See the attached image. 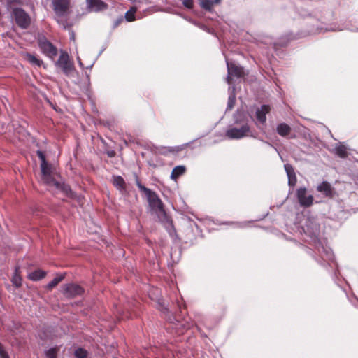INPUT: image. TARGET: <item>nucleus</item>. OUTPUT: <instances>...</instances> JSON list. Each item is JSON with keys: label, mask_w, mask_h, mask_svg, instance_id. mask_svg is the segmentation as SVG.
<instances>
[{"label": "nucleus", "mask_w": 358, "mask_h": 358, "mask_svg": "<svg viewBox=\"0 0 358 358\" xmlns=\"http://www.w3.org/2000/svg\"><path fill=\"white\" fill-rule=\"evenodd\" d=\"M298 230L302 240L308 245L304 248L307 253L320 266L325 268L329 266L330 262L334 261V255L325 240L320 237V224L317 219L312 216L306 217Z\"/></svg>", "instance_id": "f257e3e1"}, {"label": "nucleus", "mask_w": 358, "mask_h": 358, "mask_svg": "<svg viewBox=\"0 0 358 358\" xmlns=\"http://www.w3.org/2000/svg\"><path fill=\"white\" fill-rule=\"evenodd\" d=\"M134 177L136 186L145 194L149 206L151 210L155 213L158 221L163 224L169 234H171L172 231H175L174 227L172 221L164 209V204L162 200L156 192L142 185L138 176L136 173L134 174Z\"/></svg>", "instance_id": "f03ea898"}, {"label": "nucleus", "mask_w": 358, "mask_h": 358, "mask_svg": "<svg viewBox=\"0 0 358 358\" xmlns=\"http://www.w3.org/2000/svg\"><path fill=\"white\" fill-rule=\"evenodd\" d=\"M235 124L243 123L238 127H231L225 132V136L229 140L241 139L248 136L250 131V126L248 124L245 115L243 111L237 110L234 115Z\"/></svg>", "instance_id": "7ed1b4c3"}, {"label": "nucleus", "mask_w": 358, "mask_h": 358, "mask_svg": "<svg viewBox=\"0 0 358 358\" xmlns=\"http://www.w3.org/2000/svg\"><path fill=\"white\" fill-rule=\"evenodd\" d=\"M310 20L313 22L311 27L308 30V34H316L320 33H324L327 31H338L344 29H349L351 31H358V28L355 30L350 29L347 26L339 25L337 24H326L324 22H319L317 19L312 17L310 14L308 15Z\"/></svg>", "instance_id": "20e7f679"}, {"label": "nucleus", "mask_w": 358, "mask_h": 358, "mask_svg": "<svg viewBox=\"0 0 358 358\" xmlns=\"http://www.w3.org/2000/svg\"><path fill=\"white\" fill-rule=\"evenodd\" d=\"M55 65L60 67L63 73L68 77H73L78 75L73 64L70 61L68 53L64 50L60 51L59 57Z\"/></svg>", "instance_id": "39448f33"}, {"label": "nucleus", "mask_w": 358, "mask_h": 358, "mask_svg": "<svg viewBox=\"0 0 358 358\" xmlns=\"http://www.w3.org/2000/svg\"><path fill=\"white\" fill-rule=\"evenodd\" d=\"M11 15L15 24L22 29H27L31 23V19L28 13L20 7H15L12 9Z\"/></svg>", "instance_id": "423d86ee"}, {"label": "nucleus", "mask_w": 358, "mask_h": 358, "mask_svg": "<svg viewBox=\"0 0 358 358\" xmlns=\"http://www.w3.org/2000/svg\"><path fill=\"white\" fill-rule=\"evenodd\" d=\"M38 45L41 52L51 59H54L57 55V48L45 36L38 40Z\"/></svg>", "instance_id": "0eeeda50"}, {"label": "nucleus", "mask_w": 358, "mask_h": 358, "mask_svg": "<svg viewBox=\"0 0 358 358\" xmlns=\"http://www.w3.org/2000/svg\"><path fill=\"white\" fill-rule=\"evenodd\" d=\"M62 294L66 298H74L81 296L84 293V289L75 283L65 284L62 286Z\"/></svg>", "instance_id": "6e6552de"}, {"label": "nucleus", "mask_w": 358, "mask_h": 358, "mask_svg": "<svg viewBox=\"0 0 358 358\" xmlns=\"http://www.w3.org/2000/svg\"><path fill=\"white\" fill-rule=\"evenodd\" d=\"M296 196L299 205L303 208H308L313 203V196L311 194L307 195V189L305 187L298 188Z\"/></svg>", "instance_id": "1a4fd4ad"}, {"label": "nucleus", "mask_w": 358, "mask_h": 358, "mask_svg": "<svg viewBox=\"0 0 358 358\" xmlns=\"http://www.w3.org/2000/svg\"><path fill=\"white\" fill-rule=\"evenodd\" d=\"M226 63L228 72L226 80L230 85L232 77L239 78L243 76V69L232 62H229L227 59H226Z\"/></svg>", "instance_id": "9d476101"}, {"label": "nucleus", "mask_w": 358, "mask_h": 358, "mask_svg": "<svg viewBox=\"0 0 358 358\" xmlns=\"http://www.w3.org/2000/svg\"><path fill=\"white\" fill-rule=\"evenodd\" d=\"M52 3L57 17H63L66 14L70 6V0H52Z\"/></svg>", "instance_id": "9b49d317"}, {"label": "nucleus", "mask_w": 358, "mask_h": 358, "mask_svg": "<svg viewBox=\"0 0 358 358\" xmlns=\"http://www.w3.org/2000/svg\"><path fill=\"white\" fill-rule=\"evenodd\" d=\"M190 143H185L181 145L169 147V146H155V150L157 153L168 156L170 154L176 155L185 149Z\"/></svg>", "instance_id": "f8f14e48"}, {"label": "nucleus", "mask_w": 358, "mask_h": 358, "mask_svg": "<svg viewBox=\"0 0 358 358\" xmlns=\"http://www.w3.org/2000/svg\"><path fill=\"white\" fill-rule=\"evenodd\" d=\"M87 10L89 12H99L108 8L102 0H85Z\"/></svg>", "instance_id": "ddd939ff"}, {"label": "nucleus", "mask_w": 358, "mask_h": 358, "mask_svg": "<svg viewBox=\"0 0 358 358\" xmlns=\"http://www.w3.org/2000/svg\"><path fill=\"white\" fill-rule=\"evenodd\" d=\"M51 185H54L57 189L61 190V192L70 199H76L77 194L73 192L70 185L64 182L55 180Z\"/></svg>", "instance_id": "4468645a"}, {"label": "nucleus", "mask_w": 358, "mask_h": 358, "mask_svg": "<svg viewBox=\"0 0 358 358\" xmlns=\"http://www.w3.org/2000/svg\"><path fill=\"white\" fill-rule=\"evenodd\" d=\"M316 189L317 192L329 198H333L336 194L334 188L329 182L325 180L319 184L317 186Z\"/></svg>", "instance_id": "2eb2a0df"}, {"label": "nucleus", "mask_w": 358, "mask_h": 358, "mask_svg": "<svg viewBox=\"0 0 358 358\" xmlns=\"http://www.w3.org/2000/svg\"><path fill=\"white\" fill-rule=\"evenodd\" d=\"M284 169L288 178L289 192L293 190L296 184L297 178L293 166L290 164H285Z\"/></svg>", "instance_id": "dca6fc26"}, {"label": "nucleus", "mask_w": 358, "mask_h": 358, "mask_svg": "<svg viewBox=\"0 0 358 358\" xmlns=\"http://www.w3.org/2000/svg\"><path fill=\"white\" fill-rule=\"evenodd\" d=\"M270 106L267 104H263L260 108H257L255 111V117L257 122L261 124H265L266 122V115L270 112Z\"/></svg>", "instance_id": "f3484780"}, {"label": "nucleus", "mask_w": 358, "mask_h": 358, "mask_svg": "<svg viewBox=\"0 0 358 358\" xmlns=\"http://www.w3.org/2000/svg\"><path fill=\"white\" fill-rule=\"evenodd\" d=\"M42 180L47 185H51L55 180L52 176L51 166L47 162L45 164H41Z\"/></svg>", "instance_id": "a211bd4d"}, {"label": "nucleus", "mask_w": 358, "mask_h": 358, "mask_svg": "<svg viewBox=\"0 0 358 358\" xmlns=\"http://www.w3.org/2000/svg\"><path fill=\"white\" fill-rule=\"evenodd\" d=\"M113 184L120 192H124L126 191V182L121 176H114Z\"/></svg>", "instance_id": "6ab92c4d"}, {"label": "nucleus", "mask_w": 358, "mask_h": 358, "mask_svg": "<svg viewBox=\"0 0 358 358\" xmlns=\"http://www.w3.org/2000/svg\"><path fill=\"white\" fill-rule=\"evenodd\" d=\"M347 147L341 142L336 145L334 152L335 155L341 158H346L348 157Z\"/></svg>", "instance_id": "aec40b11"}, {"label": "nucleus", "mask_w": 358, "mask_h": 358, "mask_svg": "<svg viewBox=\"0 0 358 358\" xmlns=\"http://www.w3.org/2000/svg\"><path fill=\"white\" fill-rule=\"evenodd\" d=\"M229 90L230 92L228 97L226 111L231 110L234 108L236 103L235 87L233 86H229Z\"/></svg>", "instance_id": "412c9836"}, {"label": "nucleus", "mask_w": 358, "mask_h": 358, "mask_svg": "<svg viewBox=\"0 0 358 358\" xmlns=\"http://www.w3.org/2000/svg\"><path fill=\"white\" fill-rule=\"evenodd\" d=\"M291 127L286 123H280L276 127V131L280 136L285 137L290 134Z\"/></svg>", "instance_id": "4be33fe9"}, {"label": "nucleus", "mask_w": 358, "mask_h": 358, "mask_svg": "<svg viewBox=\"0 0 358 358\" xmlns=\"http://www.w3.org/2000/svg\"><path fill=\"white\" fill-rule=\"evenodd\" d=\"M186 171V167L183 165H179L174 167L171 171L170 178L173 180H176L178 178H179L180 176L183 175Z\"/></svg>", "instance_id": "5701e85b"}, {"label": "nucleus", "mask_w": 358, "mask_h": 358, "mask_svg": "<svg viewBox=\"0 0 358 358\" xmlns=\"http://www.w3.org/2000/svg\"><path fill=\"white\" fill-rule=\"evenodd\" d=\"M46 275V273L41 269H37L33 272L29 273L28 278L32 281H38L44 278Z\"/></svg>", "instance_id": "b1692460"}, {"label": "nucleus", "mask_w": 358, "mask_h": 358, "mask_svg": "<svg viewBox=\"0 0 358 358\" xmlns=\"http://www.w3.org/2000/svg\"><path fill=\"white\" fill-rule=\"evenodd\" d=\"M66 273H59L57 274V275L49 283L46 285V289L51 290L55 287H56L61 281H62L65 278Z\"/></svg>", "instance_id": "393cba45"}, {"label": "nucleus", "mask_w": 358, "mask_h": 358, "mask_svg": "<svg viewBox=\"0 0 358 358\" xmlns=\"http://www.w3.org/2000/svg\"><path fill=\"white\" fill-rule=\"evenodd\" d=\"M26 58L27 61L32 65H34L38 67H40L42 65H43V62L41 59L37 58L35 55L31 53H27Z\"/></svg>", "instance_id": "a878e982"}, {"label": "nucleus", "mask_w": 358, "mask_h": 358, "mask_svg": "<svg viewBox=\"0 0 358 358\" xmlns=\"http://www.w3.org/2000/svg\"><path fill=\"white\" fill-rule=\"evenodd\" d=\"M213 5L212 0H200L201 7L207 11L211 12Z\"/></svg>", "instance_id": "bb28decb"}, {"label": "nucleus", "mask_w": 358, "mask_h": 358, "mask_svg": "<svg viewBox=\"0 0 358 358\" xmlns=\"http://www.w3.org/2000/svg\"><path fill=\"white\" fill-rule=\"evenodd\" d=\"M136 12V8H131L129 10H127L125 13V19L127 22H133L136 20L135 13Z\"/></svg>", "instance_id": "cd10ccee"}, {"label": "nucleus", "mask_w": 358, "mask_h": 358, "mask_svg": "<svg viewBox=\"0 0 358 358\" xmlns=\"http://www.w3.org/2000/svg\"><path fill=\"white\" fill-rule=\"evenodd\" d=\"M57 352V348L55 347L45 350L44 352L46 358H56Z\"/></svg>", "instance_id": "c85d7f7f"}, {"label": "nucleus", "mask_w": 358, "mask_h": 358, "mask_svg": "<svg viewBox=\"0 0 358 358\" xmlns=\"http://www.w3.org/2000/svg\"><path fill=\"white\" fill-rule=\"evenodd\" d=\"M250 223V222H229L224 224L233 225L234 228L243 229L246 227Z\"/></svg>", "instance_id": "c756f323"}, {"label": "nucleus", "mask_w": 358, "mask_h": 358, "mask_svg": "<svg viewBox=\"0 0 358 358\" xmlns=\"http://www.w3.org/2000/svg\"><path fill=\"white\" fill-rule=\"evenodd\" d=\"M74 355L77 358H85L87 355V352L84 348H78L75 350Z\"/></svg>", "instance_id": "7c9ffc66"}, {"label": "nucleus", "mask_w": 358, "mask_h": 358, "mask_svg": "<svg viewBox=\"0 0 358 358\" xmlns=\"http://www.w3.org/2000/svg\"><path fill=\"white\" fill-rule=\"evenodd\" d=\"M22 3L21 0H6V8L8 10H10L15 8V5H20Z\"/></svg>", "instance_id": "2f4dec72"}, {"label": "nucleus", "mask_w": 358, "mask_h": 358, "mask_svg": "<svg viewBox=\"0 0 358 358\" xmlns=\"http://www.w3.org/2000/svg\"><path fill=\"white\" fill-rule=\"evenodd\" d=\"M36 155L41 160V164H45V163L48 162L45 158V155L42 150H38L36 151Z\"/></svg>", "instance_id": "473e14b6"}, {"label": "nucleus", "mask_w": 358, "mask_h": 358, "mask_svg": "<svg viewBox=\"0 0 358 358\" xmlns=\"http://www.w3.org/2000/svg\"><path fill=\"white\" fill-rule=\"evenodd\" d=\"M290 40V38L288 36H282L281 37L277 43L280 46H285L288 43L289 41Z\"/></svg>", "instance_id": "72a5a7b5"}, {"label": "nucleus", "mask_w": 358, "mask_h": 358, "mask_svg": "<svg viewBox=\"0 0 358 358\" xmlns=\"http://www.w3.org/2000/svg\"><path fill=\"white\" fill-rule=\"evenodd\" d=\"M182 5L188 8V9H192L193 8V5H194V3H193V0H182Z\"/></svg>", "instance_id": "f704fd0d"}, {"label": "nucleus", "mask_w": 358, "mask_h": 358, "mask_svg": "<svg viewBox=\"0 0 358 358\" xmlns=\"http://www.w3.org/2000/svg\"><path fill=\"white\" fill-rule=\"evenodd\" d=\"M108 157H114L115 156V151L114 150H108L106 151Z\"/></svg>", "instance_id": "c9c22d12"}, {"label": "nucleus", "mask_w": 358, "mask_h": 358, "mask_svg": "<svg viewBox=\"0 0 358 358\" xmlns=\"http://www.w3.org/2000/svg\"><path fill=\"white\" fill-rule=\"evenodd\" d=\"M158 305L159 306V310L162 312L165 313L167 310L166 307H165L160 301L158 302Z\"/></svg>", "instance_id": "e433bc0d"}, {"label": "nucleus", "mask_w": 358, "mask_h": 358, "mask_svg": "<svg viewBox=\"0 0 358 358\" xmlns=\"http://www.w3.org/2000/svg\"><path fill=\"white\" fill-rule=\"evenodd\" d=\"M77 61H78V64H79L80 67H81L82 69H83V68H84V65H83V62H82V61H81V59H80V57H78V56L77 57Z\"/></svg>", "instance_id": "4c0bfd02"}, {"label": "nucleus", "mask_w": 358, "mask_h": 358, "mask_svg": "<svg viewBox=\"0 0 358 358\" xmlns=\"http://www.w3.org/2000/svg\"><path fill=\"white\" fill-rule=\"evenodd\" d=\"M13 282L17 287H19L21 285L20 279L19 280V282L17 280H13Z\"/></svg>", "instance_id": "58836bf2"}, {"label": "nucleus", "mask_w": 358, "mask_h": 358, "mask_svg": "<svg viewBox=\"0 0 358 358\" xmlns=\"http://www.w3.org/2000/svg\"><path fill=\"white\" fill-rule=\"evenodd\" d=\"M94 63H95V60H94V61H93V62H92L90 65H89L88 66H87V67H86V69H91L93 67V66H94Z\"/></svg>", "instance_id": "ea45409f"}, {"label": "nucleus", "mask_w": 358, "mask_h": 358, "mask_svg": "<svg viewBox=\"0 0 358 358\" xmlns=\"http://www.w3.org/2000/svg\"><path fill=\"white\" fill-rule=\"evenodd\" d=\"M213 2V4H218L220 3L221 0H212Z\"/></svg>", "instance_id": "a19ab883"}, {"label": "nucleus", "mask_w": 358, "mask_h": 358, "mask_svg": "<svg viewBox=\"0 0 358 358\" xmlns=\"http://www.w3.org/2000/svg\"><path fill=\"white\" fill-rule=\"evenodd\" d=\"M355 183L358 185V173L355 176Z\"/></svg>", "instance_id": "79ce46f5"}, {"label": "nucleus", "mask_w": 358, "mask_h": 358, "mask_svg": "<svg viewBox=\"0 0 358 358\" xmlns=\"http://www.w3.org/2000/svg\"><path fill=\"white\" fill-rule=\"evenodd\" d=\"M104 50H105V48H103L101 50H100L99 53L97 55V57H99L102 54V52L104 51Z\"/></svg>", "instance_id": "37998d69"}, {"label": "nucleus", "mask_w": 358, "mask_h": 358, "mask_svg": "<svg viewBox=\"0 0 358 358\" xmlns=\"http://www.w3.org/2000/svg\"><path fill=\"white\" fill-rule=\"evenodd\" d=\"M181 326H182V327H184V328H185V329H189V325L185 326V325H184V324H181Z\"/></svg>", "instance_id": "c03bdc74"}, {"label": "nucleus", "mask_w": 358, "mask_h": 358, "mask_svg": "<svg viewBox=\"0 0 358 358\" xmlns=\"http://www.w3.org/2000/svg\"><path fill=\"white\" fill-rule=\"evenodd\" d=\"M120 22V20H118V21H117V22H115V26H117V25H118V24H119V22Z\"/></svg>", "instance_id": "a18cd8bd"}, {"label": "nucleus", "mask_w": 358, "mask_h": 358, "mask_svg": "<svg viewBox=\"0 0 358 358\" xmlns=\"http://www.w3.org/2000/svg\"><path fill=\"white\" fill-rule=\"evenodd\" d=\"M86 76H87V80H90V75L87 74Z\"/></svg>", "instance_id": "49530a36"}, {"label": "nucleus", "mask_w": 358, "mask_h": 358, "mask_svg": "<svg viewBox=\"0 0 358 358\" xmlns=\"http://www.w3.org/2000/svg\"><path fill=\"white\" fill-rule=\"evenodd\" d=\"M334 276L336 277L337 276V273L335 272L334 273Z\"/></svg>", "instance_id": "de8ad7c7"}, {"label": "nucleus", "mask_w": 358, "mask_h": 358, "mask_svg": "<svg viewBox=\"0 0 358 358\" xmlns=\"http://www.w3.org/2000/svg\"><path fill=\"white\" fill-rule=\"evenodd\" d=\"M355 299H356V300L357 301V302H358V299H357V298H355Z\"/></svg>", "instance_id": "09e8293b"}]
</instances>
